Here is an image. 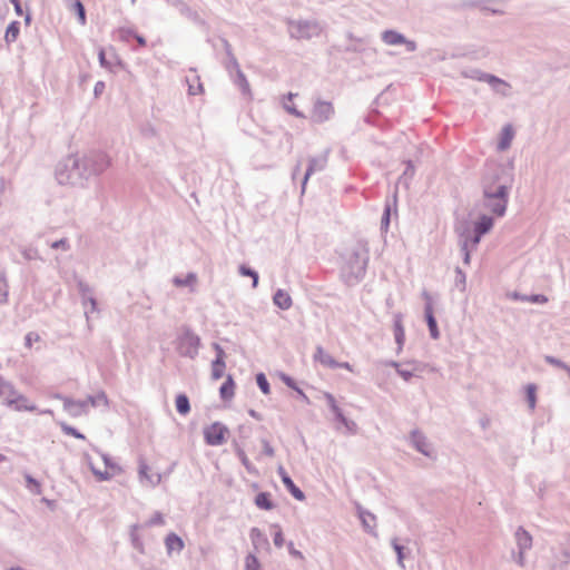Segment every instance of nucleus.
Wrapping results in <instances>:
<instances>
[{"label":"nucleus","instance_id":"1","mask_svg":"<svg viewBox=\"0 0 570 570\" xmlns=\"http://www.w3.org/2000/svg\"><path fill=\"white\" fill-rule=\"evenodd\" d=\"M173 469L174 465L165 456L154 454L140 460L138 473L142 483L156 487L164 476L171 473Z\"/></svg>","mask_w":570,"mask_h":570},{"label":"nucleus","instance_id":"2","mask_svg":"<svg viewBox=\"0 0 570 570\" xmlns=\"http://www.w3.org/2000/svg\"><path fill=\"white\" fill-rule=\"evenodd\" d=\"M485 207L497 216H502L507 206V189L502 185L485 186L484 189Z\"/></svg>","mask_w":570,"mask_h":570},{"label":"nucleus","instance_id":"3","mask_svg":"<svg viewBox=\"0 0 570 570\" xmlns=\"http://www.w3.org/2000/svg\"><path fill=\"white\" fill-rule=\"evenodd\" d=\"M89 465L92 473L100 481L109 480L121 471L118 464L112 463L105 454L101 453L90 458Z\"/></svg>","mask_w":570,"mask_h":570},{"label":"nucleus","instance_id":"4","mask_svg":"<svg viewBox=\"0 0 570 570\" xmlns=\"http://www.w3.org/2000/svg\"><path fill=\"white\" fill-rule=\"evenodd\" d=\"M493 226L492 218L488 216H482L479 222L475 223L474 233L475 235L472 238H466L463 243L462 250L464 252V262L469 264L470 262V249L476 247L480 242V238L483 234L488 233Z\"/></svg>","mask_w":570,"mask_h":570},{"label":"nucleus","instance_id":"5","mask_svg":"<svg viewBox=\"0 0 570 570\" xmlns=\"http://www.w3.org/2000/svg\"><path fill=\"white\" fill-rule=\"evenodd\" d=\"M228 429L219 423L215 422L207 426L204 431L205 441L209 445H220L226 441Z\"/></svg>","mask_w":570,"mask_h":570},{"label":"nucleus","instance_id":"6","mask_svg":"<svg viewBox=\"0 0 570 570\" xmlns=\"http://www.w3.org/2000/svg\"><path fill=\"white\" fill-rule=\"evenodd\" d=\"M334 114L332 104L325 101H318L315 104L312 111V119L316 122H323L331 118Z\"/></svg>","mask_w":570,"mask_h":570},{"label":"nucleus","instance_id":"7","mask_svg":"<svg viewBox=\"0 0 570 570\" xmlns=\"http://www.w3.org/2000/svg\"><path fill=\"white\" fill-rule=\"evenodd\" d=\"M214 347L217 352V356L212 363V379L219 380L224 376L226 368L225 352L218 344H215Z\"/></svg>","mask_w":570,"mask_h":570},{"label":"nucleus","instance_id":"8","mask_svg":"<svg viewBox=\"0 0 570 570\" xmlns=\"http://www.w3.org/2000/svg\"><path fill=\"white\" fill-rule=\"evenodd\" d=\"M382 39L386 45L396 46V45H406L407 49L413 51L415 49V43L413 41H407L401 33L387 30L383 32Z\"/></svg>","mask_w":570,"mask_h":570},{"label":"nucleus","instance_id":"9","mask_svg":"<svg viewBox=\"0 0 570 570\" xmlns=\"http://www.w3.org/2000/svg\"><path fill=\"white\" fill-rule=\"evenodd\" d=\"M6 405L14 407L17 411H30L37 410L36 405L31 404L24 396L17 395L13 399H6Z\"/></svg>","mask_w":570,"mask_h":570},{"label":"nucleus","instance_id":"10","mask_svg":"<svg viewBox=\"0 0 570 570\" xmlns=\"http://www.w3.org/2000/svg\"><path fill=\"white\" fill-rule=\"evenodd\" d=\"M278 473L279 475L282 476V481L284 483V485L287 488V490L291 492V494L302 501L305 499V495L303 493V491H301L296 485L295 483L293 482V480L287 475V473L285 472V470L283 468H279L278 469Z\"/></svg>","mask_w":570,"mask_h":570},{"label":"nucleus","instance_id":"11","mask_svg":"<svg viewBox=\"0 0 570 570\" xmlns=\"http://www.w3.org/2000/svg\"><path fill=\"white\" fill-rule=\"evenodd\" d=\"M236 384L230 375H227L225 382L219 389V395L223 401H230L235 395Z\"/></svg>","mask_w":570,"mask_h":570},{"label":"nucleus","instance_id":"12","mask_svg":"<svg viewBox=\"0 0 570 570\" xmlns=\"http://www.w3.org/2000/svg\"><path fill=\"white\" fill-rule=\"evenodd\" d=\"M315 361L321 363L326 367H337L338 363L333 358L331 354H328L323 347H317L316 353L314 355Z\"/></svg>","mask_w":570,"mask_h":570},{"label":"nucleus","instance_id":"13","mask_svg":"<svg viewBox=\"0 0 570 570\" xmlns=\"http://www.w3.org/2000/svg\"><path fill=\"white\" fill-rule=\"evenodd\" d=\"M425 318H426V322H428V326H429V330H430V333H431V336L433 338H439V328H438V325H436V321L433 316V307H432V304L429 303L426 306H425Z\"/></svg>","mask_w":570,"mask_h":570},{"label":"nucleus","instance_id":"14","mask_svg":"<svg viewBox=\"0 0 570 570\" xmlns=\"http://www.w3.org/2000/svg\"><path fill=\"white\" fill-rule=\"evenodd\" d=\"M165 544L169 553L174 551L180 552L184 549V541L175 533H169L166 537Z\"/></svg>","mask_w":570,"mask_h":570},{"label":"nucleus","instance_id":"15","mask_svg":"<svg viewBox=\"0 0 570 570\" xmlns=\"http://www.w3.org/2000/svg\"><path fill=\"white\" fill-rule=\"evenodd\" d=\"M274 303L282 309H288L292 306L289 294L283 289H278L274 295Z\"/></svg>","mask_w":570,"mask_h":570},{"label":"nucleus","instance_id":"16","mask_svg":"<svg viewBox=\"0 0 570 570\" xmlns=\"http://www.w3.org/2000/svg\"><path fill=\"white\" fill-rule=\"evenodd\" d=\"M514 132L510 125H507L502 129L501 138L499 141V149L504 150L510 147L511 141L513 139Z\"/></svg>","mask_w":570,"mask_h":570},{"label":"nucleus","instance_id":"17","mask_svg":"<svg viewBox=\"0 0 570 570\" xmlns=\"http://www.w3.org/2000/svg\"><path fill=\"white\" fill-rule=\"evenodd\" d=\"M255 504L262 510H272L274 508L271 494L267 492L258 493L255 498Z\"/></svg>","mask_w":570,"mask_h":570},{"label":"nucleus","instance_id":"18","mask_svg":"<svg viewBox=\"0 0 570 570\" xmlns=\"http://www.w3.org/2000/svg\"><path fill=\"white\" fill-rule=\"evenodd\" d=\"M70 9L77 14L79 24L85 26L87 23V17L82 2L80 0H72Z\"/></svg>","mask_w":570,"mask_h":570},{"label":"nucleus","instance_id":"19","mask_svg":"<svg viewBox=\"0 0 570 570\" xmlns=\"http://www.w3.org/2000/svg\"><path fill=\"white\" fill-rule=\"evenodd\" d=\"M517 540L521 550L529 549L532 544V538L530 533L523 529L517 531Z\"/></svg>","mask_w":570,"mask_h":570},{"label":"nucleus","instance_id":"20","mask_svg":"<svg viewBox=\"0 0 570 570\" xmlns=\"http://www.w3.org/2000/svg\"><path fill=\"white\" fill-rule=\"evenodd\" d=\"M19 33H20L19 22L12 21L6 30L4 39L7 42H13L17 40Z\"/></svg>","mask_w":570,"mask_h":570},{"label":"nucleus","instance_id":"21","mask_svg":"<svg viewBox=\"0 0 570 570\" xmlns=\"http://www.w3.org/2000/svg\"><path fill=\"white\" fill-rule=\"evenodd\" d=\"M176 409L181 415H186L190 411L189 400L185 394H179L176 397Z\"/></svg>","mask_w":570,"mask_h":570},{"label":"nucleus","instance_id":"22","mask_svg":"<svg viewBox=\"0 0 570 570\" xmlns=\"http://www.w3.org/2000/svg\"><path fill=\"white\" fill-rule=\"evenodd\" d=\"M325 399H326L331 410L336 415L337 420L341 421L342 423L346 424V419L343 415L341 409L338 407L334 396L332 394H325Z\"/></svg>","mask_w":570,"mask_h":570},{"label":"nucleus","instance_id":"23","mask_svg":"<svg viewBox=\"0 0 570 570\" xmlns=\"http://www.w3.org/2000/svg\"><path fill=\"white\" fill-rule=\"evenodd\" d=\"M324 168V163L321 161V160H317V159H312L309 161V165H308V168L305 173V176H304V180H303V188L305 187L308 178L311 177V175L315 171V170H321Z\"/></svg>","mask_w":570,"mask_h":570},{"label":"nucleus","instance_id":"24","mask_svg":"<svg viewBox=\"0 0 570 570\" xmlns=\"http://www.w3.org/2000/svg\"><path fill=\"white\" fill-rule=\"evenodd\" d=\"M394 335L396 342L401 345L405 337V331L400 317H397L394 322Z\"/></svg>","mask_w":570,"mask_h":570},{"label":"nucleus","instance_id":"25","mask_svg":"<svg viewBox=\"0 0 570 570\" xmlns=\"http://www.w3.org/2000/svg\"><path fill=\"white\" fill-rule=\"evenodd\" d=\"M256 382L258 387L265 395H268L271 393L269 383L263 373L257 374Z\"/></svg>","mask_w":570,"mask_h":570},{"label":"nucleus","instance_id":"26","mask_svg":"<svg viewBox=\"0 0 570 570\" xmlns=\"http://www.w3.org/2000/svg\"><path fill=\"white\" fill-rule=\"evenodd\" d=\"M16 392L12 390V387L8 384L1 383L0 384V396L3 399V403L6 404V399H13L17 396Z\"/></svg>","mask_w":570,"mask_h":570},{"label":"nucleus","instance_id":"27","mask_svg":"<svg viewBox=\"0 0 570 570\" xmlns=\"http://www.w3.org/2000/svg\"><path fill=\"white\" fill-rule=\"evenodd\" d=\"M197 277L195 274H188L185 278H175L174 283L176 286H188L195 285Z\"/></svg>","mask_w":570,"mask_h":570},{"label":"nucleus","instance_id":"28","mask_svg":"<svg viewBox=\"0 0 570 570\" xmlns=\"http://www.w3.org/2000/svg\"><path fill=\"white\" fill-rule=\"evenodd\" d=\"M40 340H41V337L38 333L30 332L24 337V345L27 348L30 350V348H32L33 344L40 342Z\"/></svg>","mask_w":570,"mask_h":570},{"label":"nucleus","instance_id":"29","mask_svg":"<svg viewBox=\"0 0 570 570\" xmlns=\"http://www.w3.org/2000/svg\"><path fill=\"white\" fill-rule=\"evenodd\" d=\"M239 273L244 276H250L253 278V286L256 287L258 283V275L256 272L249 269L248 267L242 265L239 267Z\"/></svg>","mask_w":570,"mask_h":570},{"label":"nucleus","instance_id":"30","mask_svg":"<svg viewBox=\"0 0 570 570\" xmlns=\"http://www.w3.org/2000/svg\"><path fill=\"white\" fill-rule=\"evenodd\" d=\"M61 426V430L68 434V435H71L73 438H77V439H80V440H83L85 439V435L79 433L76 429H73L72 426H69L67 425L66 423H61L60 424Z\"/></svg>","mask_w":570,"mask_h":570},{"label":"nucleus","instance_id":"31","mask_svg":"<svg viewBox=\"0 0 570 570\" xmlns=\"http://www.w3.org/2000/svg\"><path fill=\"white\" fill-rule=\"evenodd\" d=\"M362 522L364 527L368 530H372L375 525V517L371 513H362L361 514Z\"/></svg>","mask_w":570,"mask_h":570},{"label":"nucleus","instance_id":"32","mask_svg":"<svg viewBox=\"0 0 570 570\" xmlns=\"http://www.w3.org/2000/svg\"><path fill=\"white\" fill-rule=\"evenodd\" d=\"M245 568L246 570H259L261 566L257 558L253 554L247 556Z\"/></svg>","mask_w":570,"mask_h":570},{"label":"nucleus","instance_id":"33","mask_svg":"<svg viewBox=\"0 0 570 570\" xmlns=\"http://www.w3.org/2000/svg\"><path fill=\"white\" fill-rule=\"evenodd\" d=\"M527 395L530 407L533 409L535 405V387L533 385H529L527 387Z\"/></svg>","mask_w":570,"mask_h":570},{"label":"nucleus","instance_id":"34","mask_svg":"<svg viewBox=\"0 0 570 570\" xmlns=\"http://www.w3.org/2000/svg\"><path fill=\"white\" fill-rule=\"evenodd\" d=\"M250 538L253 540V542L256 544L259 540H264L265 541V538L262 533V531L257 528H254L250 530Z\"/></svg>","mask_w":570,"mask_h":570},{"label":"nucleus","instance_id":"35","mask_svg":"<svg viewBox=\"0 0 570 570\" xmlns=\"http://www.w3.org/2000/svg\"><path fill=\"white\" fill-rule=\"evenodd\" d=\"M262 443H263L264 454L267 455V456H273L274 455V449L271 445V443L267 440H263Z\"/></svg>","mask_w":570,"mask_h":570},{"label":"nucleus","instance_id":"36","mask_svg":"<svg viewBox=\"0 0 570 570\" xmlns=\"http://www.w3.org/2000/svg\"><path fill=\"white\" fill-rule=\"evenodd\" d=\"M116 32L118 35V38L121 40H128L129 37L132 35V32L130 30L125 29V28H120Z\"/></svg>","mask_w":570,"mask_h":570},{"label":"nucleus","instance_id":"37","mask_svg":"<svg viewBox=\"0 0 570 570\" xmlns=\"http://www.w3.org/2000/svg\"><path fill=\"white\" fill-rule=\"evenodd\" d=\"M274 543L276 547H282L284 543L283 533L281 530H278L274 535Z\"/></svg>","mask_w":570,"mask_h":570},{"label":"nucleus","instance_id":"38","mask_svg":"<svg viewBox=\"0 0 570 570\" xmlns=\"http://www.w3.org/2000/svg\"><path fill=\"white\" fill-rule=\"evenodd\" d=\"M530 302L532 303H547L548 302V298L544 296V295H533L530 297L529 299Z\"/></svg>","mask_w":570,"mask_h":570},{"label":"nucleus","instance_id":"39","mask_svg":"<svg viewBox=\"0 0 570 570\" xmlns=\"http://www.w3.org/2000/svg\"><path fill=\"white\" fill-rule=\"evenodd\" d=\"M7 299V289L6 285L0 282V303H3Z\"/></svg>","mask_w":570,"mask_h":570},{"label":"nucleus","instance_id":"40","mask_svg":"<svg viewBox=\"0 0 570 570\" xmlns=\"http://www.w3.org/2000/svg\"><path fill=\"white\" fill-rule=\"evenodd\" d=\"M10 2L13 4L17 14L21 16L22 14V8H21L20 0H10Z\"/></svg>","mask_w":570,"mask_h":570},{"label":"nucleus","instance_id":"41","mask_svg":"<svg viewBox=\"0 0 570 570\" xmlns=\"http://www.w3.org/2000/svg\"><path fill=\"white\" fill-rule=\"evenodd\" d=\"M547 361L553 365H557V366L563 368V370H566V367H568L566 364H563L562 362H560L553 357H547Z\"/></svg>","mask_w":570,"mask_h":570},{"label":"nucleus","instance_id":"42","mask_svg":"<svg viewBox=\"0 0 570 570\" xmlns=\"http://www.w3.org/2000/svg\"><path fill=\"white\" fill-rule=\"evenodd\" d=\"M389 223H390V208L386 207L384 216L382 218V224L385 225V227H387Z\"/></svg>","mask_w":570,"mask_h":570},{"label":"nucleus","instance_id":"43","mask_svg":"<svg viewBox=\"0 0 570 570\" xmlns=\"http://www.w3.org/2000/svg\"><path fill=\"white\" fill-rule=\"evenodd\" d=\"M104 89H105V83L101 81L97 82L95 86L96 96L100 95L104 91Z\"/></svg>","mask_w":570,"mask_h":570},{"label":"nucleus","instance_id":"44","mask_svg":"<svg viewBox=\"0 0 570 570\" xmlns=\"http://www.w3.org/2000/svg\"><path fill=\"white\" fill-rule=\"evenodd\" d=\"M393 546H394V549H395V551L397 553L399 561L402 562V560H403V551H402L403 548L401 546H399L397 543H394Z\"/></svg>","mask_w":570,"mask_h":570},{"label":"nucleus","instance_id":"45","mask_svg":"<svg viewBox=\"0 0 570 570\" xmlns=\"http://www.w3.org/2000/svg\"><path fill=\"white\" fill-rule=\"evenodd\" d=\"M289 552L292 556H294L295 558H298V559H304V556L301 551L298 550H295L293 548H289Z\"/></svg>","mask_w":570,"mask_h":570},{"label":"nucleus","instance_id":"46","mask_svg":"<svg viewBox=\"0 0 570 570\" xmlns=\"http://www.w3.org/2000/svg\"><path fill=\"white\" fill-rule=\"evenodd\" d=\"M337 367H343V368H345V370H347L350 372H353L352 366L348 363H346V362L345 363H338Z\"/></svg>","mask_w":570,"mask_h":570},{"label":"nucleus","instance_id":"47","mask_svg":"<svg viewBox=\"0 0 570 570\" xmlns=\"http://www.w3.org/2000/svg\"><path fill=\"white\" fill-rule=\"evenodd\" d=\"M137 42L139 43V46L141 47H145L146 46V40L145 38H142L141 36H135Z\"/></svg>","mask_w":570,"mask_h":570},{"label":"nucleus","instance_id":"48","mask_svg":"<svg viewBox=\"0 0 570 570\" xmlns=\"http://www.w3.org/2000/svg\"><path fill=\"white\" fill-rule=\"evenodd\" d=\"M240 458H242L243 463L246 465V464H247V462H248V459H247V456L244 454V452H240Z\"/></svg>","mask_w":570,"mask_h":570},{"label":"nucleus","instance_id":"49","mask_svg":"<svg viewBox=\"0 0 570 570\" xmlns=\"http://www.w3.org/2000/svg\"><path fill=\"white\" fill-rule=\"evenodd\" d=\"M400 374L405 379V380H409V377L411 376L410 373L407 372H403V371H400Z\"/></svg>","mask_w":570,"mask_h":570},{"label":"nucleus","instance_id":"50","mask_svg":"<svg viewBox=\"0 0 570 570\" xmlns=\"http://www.w3.org/2000/svg\"><path fill=\"white\" fill-rule=\"evenodd\" d=\"M289 112L296 115V116H302L295 108H288Z\"/></svg>","mask_w":570,"mask_h":570},{"label":"nucleus","instance_id":"51","mask_svg":"<svg viewBox=\"0 0 570 570\" xmlns=\"http://www.w3.org/2000/svg\"><path fill=\"white\" fill-rule=\"evenodd\" d=\"M100 61L104 62L105 60V52L101 50L99 53Z\"/></svg>","mask_w":570,"mask_h":570},{"label":"nucleus","instance_id":"52","mask_svg":"<svg viewBox=\"0 0 570 570\" xmlns=\"http://www.w3.org/2000/svg\"><path fill=\"white\" fill-rule=\"evenodd\" d=\"M6 460V456L0 453V462H3Z\"/></svg>","mask_w":570,"mask_h":570},{"label":"nucleus","instance_id":"53","mask_svg":"<svg viewBox=\"0 0 570 570\" xmlns=\"http://www.w3.org/2000/svg\"><path fill=\"white\" fill-rule=\"evenodd\" d=\"M156 522L163 523V519L159 517L158 519H156Z\"/></svg>","mask_w":570,"mask_h":570},{"label":"nucleus","instance_id":"54","mask_svg":"<svg viewBox=\"0 0 570 570\" xmlns=\"http://www.w3.org/2000/svg\"><path fill=\"white\" fill-rule=\"evenodd\" d=\"M156 522L163 523V519L159 517L158 519H156Z\"/></svg>","mask_w":570,"mask_h":570},{"label":"nucleus","instance_id":"55","mask_svg":"<svg viewBox=\"0 0 570 570\" xmlns=\"http://www.w3.org/2000/svg\"><path fill=\"white\" fill-rule=\"evenodd\" d=\"M10 570H21V569L17 568V569H10Z\"/></svg>","mask_w":570,"mask_h":570},{"label":"nucleus","instance_id":"56","mask_svg":"<svg viewBox=\"0 0 570 570\" xmlns=\"http://www.w3.org/2000/svg\"><path fill=\"white\" fill-rule=\"evenodd\" d=\"M132 2H135L136 0H131Z\"/></svg>","mask_w":570,"mask_h":570}]
</instances>
